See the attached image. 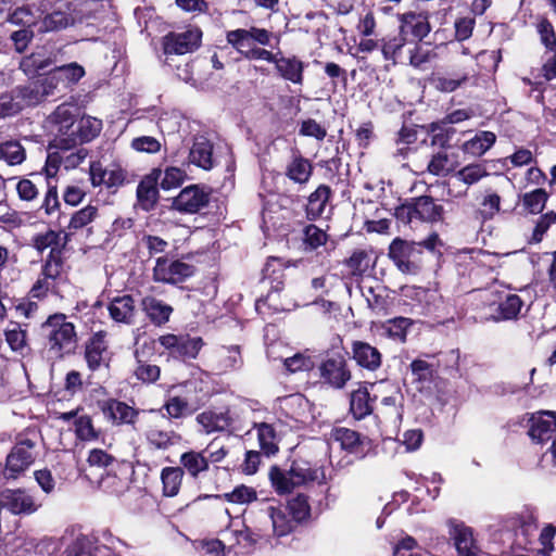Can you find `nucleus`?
I'll list each match as a JSON object with an SVG mask.
<instances>
[{"mask_svg":"<svg viewBox=\"0 0 556 556\" xmlns=\"http://www.w3.org/2000/svg\"><path fill=\"white\" fill-rule=\"evenodd\" d=\"M39 456V437L36 431L27 430L18 433L14 445L5 457L2 477L5 480H17L35 464Z\"/></svg>","mask_w":556,"mask_h":556,"instance_id":"nucleus-1","label":"nucleus"},{"mask_svg":"<svg viewBox=\"0 0 556 556\" xmlns=\"http://www.w3.org/2000/svg\"><path fill=\"white\" fill-rule=\"evenodd\" d=\"M273 34L265 28L250 27L229 30L226 34L227 42L243 58L250 61H265L271 59V52L258 47L269 46Z\"/></svg>","mask_w":556,"mask_h":556,"instance_id":"nucleus-2","label":"nucleus"},{"mask_svg":"<svg viewBox=\"0 0 556 556\" xmlns=\"http://www.w3.org/2000/svg\"><path fill=\"white\" fill-rule=\"evenodd\" d=\"M75 108L71 104L63 103L59 105L47 118L46 128L53 137L50 141V149H66L75 147L73 139L77 119Z\"/></svg>","mask_w":556,"mask_h":556,"instance_id":"nucleus-3","label":"nucleus"},{"mask_svg":"<svg viewBox=\"0 0 556 556\" xmlns=\"http://www.w3.org/2000/svg\"><path fill=\"white\" fill-rule=\"evenodd\" d=\"M51 351L58 355L70 353L77 341L75 327L64 314L51 315L41 326Z\"/></svg>","mask_w":556,"mask_h":556,"instance_id":"nucleus-4","label":"nucleus"},{"mask_svg":"<svg viewBox=\"0 0 556 556\" xmlns=\"http://www.w3.org/2000/svg\"><path fill=\"white\" fill-rule=\"evenodd\" d=\"M41 504L24 489H5L0 493V509H8L13 515H31Z\"/></svg>","mask_w":556,"mask_h":556,"instance_id":"nucleus-5","label":"nucleus"},{"mask_svg":"<svg viewBox=\"0 0 556 556\" xmlns=\"http://www.w3.org/2000/svg\"><path fill=\"white\" fill-rule=\"evenodd\" d=\"M208 202L210 192L204 187L190 185L173 198L172 208L180 213L195 214L207 206Z\"/></svg>","mask_w":556,"mask_h":556,"instance_id":"nucleus-6","label":"nucleus"},{"mask_svg":"<svg viewBox=\"0 0 556 556\" xmlns=\"http://www.w3.org/2000/svg\"><path fill=\"white\" fill-rule=\"evenodd\" d=\"M420 250L416 242H408L395 238L389 247V257L393 261L397 269L404 274H417L419 266L415 260Z\"/></svg>","mask_w":556,"mask_h":556,"instance_id":"nucleus-7","label":"nucleus"},{"mask_svg":"<svg viewBox=\"0 0 556 556\" xmlns=\"http://www.w3.org/2000/svg\"><path fill=\"white\" fill-rule=\"evenodd\" d=\"M193 273L194 267L188 263L159 257L153 269V278L160 282L178 283L192 276Z\"/></svg>","mask_w":556,"mask_h":556,"instance_id":"nucleus-8","label":"nucleus"},{"mask_svg":"<svg viewBox=\"0 0 556 556\" xmlns=\"http://www.w3.org/2000/svg\"><path fill=\"white\" fill-rule=\"evenodd\" d=\"M160 344L175 357L195 358L203 345L201 338L188 334H164L159 338Z\"/></svg>","mask_w":556,"mask_h":556,"instance_id":"nucleus-9","label":"nucleus"},{"mask_svg":"<svg viewBox=\"0 0 556 556\" xmlns=\"http://www.w3.org/2000/svg\"><path fill=\"white\" fill-rule=\"evenodd\" d=\"M202 33L199 28H190L184 33H170L163 39L166 55L186 54L194 51L201 42Z\"/></svg>","mask_w":556,"mask_h":556,"instance_id":"nucleus-10","label":"nucleus"},{"mask_svg":"<svg viewBox=\"0 0 556 556\" xmlns=\"http://www.w3.org/2000/svg\"><path fill=\"white\" fill-rule=\"evenodd\" d=\"M321 380L334 388L342 389L351 379V371L348 368L346 361L341 355L328 357L318 367Z\"/></svg>","mask_w":556,"mask_h":556,"instance_id":"nucleus-11","label":"nucleus"},{"mask_svg":"<svg viewBox=\"0 0 556 556\" xmlns=\"http://www.w3.org/2000/svg\"><path fill=\"white\" fill-rule=\"evenodd\" d=\"M81 11L77 10V5L73 3H64L51 13L47 14L40 25L42 31H58L74 25L77 21H81Z\"/></svg>","mask_w":556,"mask_h":556,"instance_id":"nucleus-12","label":"nucleus"},{"mask_svg":"<svg viewBox=\"0 0 556 556\" xmlns=\"http://www.w3.org/2000/svg\"><path fill=\"white\" fill-rule=\"evenodd\" d=\"M100 407L104 417L114 426H132L138 419V409L116 399L103 401Z\"/></svg>","mask_w":556,"mask_h":556,"instance_id":"nucleus-13","label":"nucleus"},{"mask_svg":"<svg viewBox=\"0 0 556 556\" xmlns=\"http://www.w3.org/2000/svg\"><path fill=\"white\" fill-rule=\"evenodd\" d=\"M266 62L275 64V68L279 76L294 85H302L304 77L303 72L305 64L296 56H285L280 52L273 53L271 59Z\"/></svg>","mask_w":556,"mask_h":556,"instance_id":"nucleus-14","label":"nucleus"},{"mask_svg":"<svg viewBox=\"0 0 556 556\" xmlns=\"http://www.w3.org/2000/svg\"><path fill=\"white\" fill-rule=\"evenodd\" d=\"M529 435L539 443L552 440L556 433V416L554 412L544 410L530 417Z\"/></svg>","mask_w":556,"mask_h":556,"instance_id":"nucleus-15","label":"nucleus"},{"mask_svg":"<svg viewBox=\"0 0 556 556\" xmlns=\"http://www.w3.org/2000/svg\"><path fill=\"white\" fill-rule=\"evenodd\" d=\"M161 176V169H153L151 174L139 182L137 187V201L143 211L149 212L154 208L159 199L157 181Z\"/></svg>","mask_w":556,"mask_h":556,"instance_id":"nucleus-16","label":"nucleus"},{"mask_svg":"<svg viewBox=\"0 0 556 556\" xmlns=\"http://www.w3.org/2000/svg\"><path fill=\"white\" fill-rule=\"evenodd\" d=\"M195 420L201 427V431L204 432L205 434L226 431L232 424V417L230 416L228 409H207L200 413L197 416Z\"/></svg>","mask_w":556,"mask_h":556,"instance_id":"nucleus-17","label":"nucleus"},{"mask_svg":"<svg viewBox=\"0 0 556 556\" xmlns=\"http://www.w3.org/2000/svg\"><path fill=\"white\" fill-rule=\"evenodd\" d=\"M450 534L459 556H480L470 528L463 523H453Z\"/></svg>","mask_w":556,"mask_h":556,"instance_id":"nucleus-18","label":"nucleus"},{"mask_svg":"<svg viewBox=\"0 0 556 556\" xmlns=\"http://www.w3.org/2000/svg\"><path fill=\"white\" fill-rule=\"evenodd\" d=\"M352 355L358 366L370 371H375L381 365V353L367 342L354 341Z\"/></svg>","mask_w":556,"mask_h":556,"instance_id":"nucleus-19","label":"nucleus"},{"mask_svg":"<svg viewBox=\"0 0 556 556\" xmlns=\"http://www.w3.org/2000/svg\"><path fill=\"white\" fill-rule=\"evenodd\" d=\"M264 517L270 521L273 535L277 538L291 533L296 523L293 518H289L287 508L281 506H268L264 510Z\"/></svg>","mask_w":556,"mask_h":556,"instance_id":"nucleus-20","label":"nucleus"},{"mask_svg":"<svg viewBox=\"0 0 556 556\" xmlns=\"http://www.w3.org/2000/svg\"><path fill=\"white\" fill-rule=\"evenodd\" d=\"M189 162L208 170L213 167V146L205 137H197L189 152Z\"/></svg>","mask_w":556,"mask_h":556,"instance_id":"nucleus-21","label":"nucleus"},{"mask_svg":"<svg viewBox=\"0 0 556 556\" xmlns=\"http://www.w3.org/2000/svg\"><path fill=\"white\" fill-rule=\"evenodd\" d=\"M108 344L103 331L96 332L86 346L85 357L88 367L97 370L105 361Z\"/></svg>","mask_w":556,"mask_h":556,"instance_id":"nucleus-22","label":"nucleus"},{"mask_svg":"<svg viewBox=\"0 0 556 556\" xmlns=\"http://www.w3.org/2000/svg\"><path fill=\"white\" fill-rule=\"evenodd\" d=\"M180 387L172 386L167 390L163 409L168 418H182L190 413V404L187 397L182 396L178 391Z\"/></svg>","mask_w":556,"mask_h":556,"instance_id":"nucleus-23","label":"nucleus"},{"mask_svg":"<svg viewBox=\"0 0 556 556\" xmlns=\"http://www.w3.org/2000/svg\"><path fill=\"white\" fill-rule=\"evenodd\" d=\"M109 312L115 321L131 324L136 313L135 301L130 295L117 296L111 301Z\"/></svg>","mask_w":556,"mask_h":556,"instance_id":"nucleus-24","label":"nucleus"},{"mask_svg":"<svg viewBox=\"0 0 556 556\" xmlns=\"http://www.w3.org/2000/svg\"><path fill=\"white\" fill-rule=\"evenodd\" d=\"M410 214L425 222H437L442 217L443 207L431 197L422 195L415 200Z\"/></svg>","mask_w":556,"mask_h":556,"instance_id":"nucleus-25","label":"nucleus"},{"mask_svg":"<svg viewBox=\"0 0 556 556\" xmlns=\"http://www.w3.org/2000/svg\"><path fill=\"white\" fill-rule=\"evenodd\" d=\"M141 305L149 319L157 326L166 324L173 313V307L170 305H167L153 296L143 298Z\"/></svg>","mask_w":556,"mask_h":556,"instance_id":"nucleus-26","label":"nucleus"},{"mask_svg":"<svg viewBox=\"0 0 556 556\" xmlns=\"http://www.w3.org/2000/svg\"><path fill=\"white\" fill-rule=\"evenodd\" d=\"M74 129L75 134L73 139H75V147L81 146L85 142L91 141L100 134L102 122L91 116H83L77 119Z\"/></svg>","mask_w":556,"mask_h":556,"instance_id":"nucleus-27","label":"nucleus"},{"mask_svg":"<svg viewBox=\"0 0 556 556\" xmlns=\"http://www.w3.org/2000/svg\"><path fill=\"white\" fill-rule=\"evenodd\" d=\"M401 33H410L414 37L422 39L430 33V25L426 16L413 12L400 16Z\"/></svg>","mask_w":556,"mask_h":556,"instance_id":"nucleus-28","label":"nucleus"},{"mask_svg":"<svg viewBox=\"0 0 556 556\" xmlns=\"http://www.w3.org/2000/svg\"><path fill=\"white\" fill-rule=\"evenodd\" d=\"M217 369L229 371L242 365L241 351L239 345L219 346L214 352Z\"/></svg>","mask_w":556,"mask_h":556,"instance_id":"nucleus-29","label":"nucleus"},{"mask_svg":"<svg viewBox=\"0 0 556 556\" xmlns=\"http://www.w3.org/2000/svg\"><path fill=\"white\" fill-rule=\"evenodd\" d=\"M372 401L367 387L362 386L351 393L350 412L355 419H363L372 412Z\"/></svg>","mask_w":556,"mask_h":556,"instance_id":"nucleus-30","label":"nucleus"},{"mask_svg":"<svg viewBox=\"0 0 556 556\" xmlns=\"http://www.w3.org/2000/svg\"><path fill=\"white\" fill-rule=\"evenodd\" d=\"M206 451L195 452L188 451L180 455V468L186 470L192 478H198L202 472L208 470V458Z\"/></svg>","mask_w":556,"mask_h":556,"instance_id":"nucleus-31","label":"nucleus"},{"mask_svg":"<svg viewBox=\"0 0 556 556\" xmlns=\"http://www.w3.org/2000/svg\"><path fill=\"white\" fill-rule=\"evenodd\" d=\"M98 216V207L93 205H87L76 212H74L70 218L66 227L67 231H64V243L70 240V236L85 228L91 224Z\"/></svg>","mask_w":556,"mask_h":556,"instance_id":"nucleus-32","label":"nucleus"},{"mask_svg":"<svg viewBox=\"0 0 556 556\" xmlns=\"http://www.w3.org/2000/svg\"><path fill=\"white\" fill-rule=\"evenodd\" d=\"M20 110L26 106H34L40 103L48 94L43 85L33 84L13 90Z\"/></svg>","mask_w":556,"mask_h":556,"instance_id":"nucleus-33","label":"nucleus"},{"mask_svg":"<svg viewBox=\"0 0 556 556\" xmlns=\"http://www.w3.org/2000/svg\"><path fill=\"white\" fill-rule=\"evenodd\" d=\"M296 486L305 485L318 479L319 469L305 459H295L289 469Z\"/></svg>","mask_w":556,"mask_h":556,"instance_id":"nucleus-34","label":"nucleus"},{"mask_svg":"<svg viewBox=\"0 0 556 556\" xmlns=\"http://www.w3.org/2000/svg\"><path fill=\"white\" fill-rule=\"evenodd\" d=\"M185 471L180 467H164L161 471L162 493L174 497L179 493Z\"/></svg>","mask_w":556,"mask_h":556,"instance_id":"nucleus-35","label":"nucleus"},{"mask_svg":"<svg viewBox=\"0 0 556 556\" xmlns=\"http://www.w3.org/2000/svg\"><path fill=\"white\" fill-rule=\"evenodd\" d=\"M496 136L492 131H480L463 144V150L472 155H483L494 143Z\"/></svg>","mask_w":556,"mask_h":556,"instance_id":"nucleus-36","label":"nucleus"},{"mask_svg":"<svg viewBox=\"0 0 556 556\" xmlns=\"http://www.w3.org/2000/svg\"><path fill=\"white\" fill-rule=\"evenodd\" d=\"M413 325V320L406 317H395L380 325L382 334L389 339L405 342L407 330Z\"/></svg>","mask_w":556,"mask_h":556,"instance_id":"nucleus-37","label":"nucleus"},{"mask_svg":"<svg viewBox=\"0 0 556 556\" xmlns=\"http://www.w3.org/2000/svg\"><path fill=\"white\" fill-rule=\"evenodd\" d=\"M457 166L455 157H453L446 150H440L431 156L428 163V172L434 176H445L454 170Z\"/></svg>","mask_w":556,"mask_h":556,"instance_id":"nucleus-38","label":"nucleus"},{"mask_svg":"<svg viewBox=\"0 0 556 556\" xmlns=\"http://www.w3.org/2000/svg\"><path fill=\"white\" fill-rule=\"evenodd\" d=\"M468 74H435L431 78V85L439 91L453 92L468 81Z\"/></svg>","mask_w":556,"mask_h":556,"instance_id":"nucleus-39","label":"nucleus"},{"mask_svg":"<svg viewBox=\"0 0 556 556\" xmlns=\"http://www.w3.org/2000/svg\"><path fill=\"white\" fill-rule=\"evenodd\" d=\"M523 302L517 294H507L497 306V316L494 317L498 320H514L520 315Z\"/></svg>","mask_w":556,"mask_h":556,"instance_id":"nucleus-40","label":"nucleus"},{"mask_svg":"<svg viewBox=\"0 0 556 556\" xmlns=\"http://www.w3.org/2000/svg\"><path fill=\"white\" fill-rule=\"evenodd\" d=\"M331 189L326 185H320L308 198L306 206L307 216L309 218L319 217L326 207L330 198Z\"/></svg>","mask_w":556,"mask_h":556,"instance_id":"nucleus-41","label":"nucleus"},{"mask_svg":"<svg viewBox=\"0 0 556 556\" xmlns=\"http://www.w3.org/2000/svg\"><path fill=\"white\" fill-rule=\"evenodd\" d=\"M257 439L261 450L266 455H273L278 451L277 435L274 427L270 424L261 422L256 424Z\"/></svg>","mask_w":556,"mask_h":556,"instance_id":"nucleus-42","label":"nucleus"},{"mask_svg":"<svg viewBox=\"0 0 556 556\" xmlns=\"http://www.w3.org/2000/svg\"><path fill=\"white\" fill-rule=\"evenodd\" d=\"M312 172L313 167L308 160L295 156L287 166L286 175L294 182L305 184L308 181Z\"/></svg>","mask_w":556,"mask_h":556,"instance_id":"nucleus-43","label":"nucleus"},{"mask_svg":"<svg viewBox=\"0 0 556 556\" xmlns=\"http://www.w3.org/2000/svg\"><path fill=\"white\" fill-rule=\"evenodd\" d=\"M26 159L24 147L16 140H9L0 143V160L14 166L22 164Z\"/></svg>","mask_w":556,"mask_h":556,"instance_id":"nucleus-44","label":"nucleus"},{"mask_svg":"<svg viewBox=\"0 0 556 556\" xmlns=\"http://www.w3.org/2000/svg\"><path fill=\"white\" fill-rule=\"evenodd\" d=\"M268 477L271 483V486L278 494L290 493L294 488H296L293 478L289 470H282L278 466H273L268 472Z\"/></svg>","mask_w":556,"mask_h":556,"instance_id":"nucleus-45","label":"nucleus"},{"mask_svg":"<svg viewBox=\"0 0 556 556\" xmlns=\"http://www.w3.org/2000/svg\"><path fill=\"white\" fill-rule=\"evenodd\" d=\"M136 358V367L134 369L135 377L143 383H153L160 378L161 369L159 366L146 363L141 359L140 352L137 349L134 353Z\"/></svg>","mask_w":556,"mask_h":556,"instance_id":"nucleus-46","label":"nucleus"},{"mask_svg":"<svg viewBox=\"0 0 556 556\" xmlns=\"http://www.w3.org/2000/svg\"><path fill=\"white\" fill-rule=\"evenodd\" d=\"M146 437L149 444L157 450H167L179 440V435L174 431H166L157 428L149 429Z\"/></svg>","mask_w":556,"mask_h":556,"instance_id":"nucleus-47","label":"nucleus"},{"mask_svg":"<svg viewBox=\"0 0 556 556\" xmlns=\"http://www.w3.org/2000/svg\"><path fill=\"white\" fill-rule=\"evenodd\" d=\"M85 76V68L76 62H72L54 68L52 79L62 80L67 85L76 84Z\"/></svg>","mask_w":556,"mask_h":556,"instance_id":"nucleus-48","label":"nucleus"},{"mask_svg":"<svg viewBox=\"0 0 556 556\" xmlns=\"http://www.w3.org/2000/svg\"><path fill=\"white\" fill-rule=\"evenodd\" d=\"M547 199V192L542 188H538L522 195V204L530 213L539 214L545 207Z\"/></svg>","mask_w":556,"mask_h":556,"instance_id":"nucleus-49","label":"nucleus"},{"mask_svg":"<svg viewBox=\"0 0 556 556\" xmlns=\"http://www.w3.org/2000/svg\"><path fill=\"white\" fill-rule=\"evenodd\" d=\"M489 175L486 168L481 164H469L456 173V178L462 182L471 186Z\"/></svg>","mask_w":556,"mask_h":556,"instance_id":"nucleus-50","label":"nucleus"},{"mask_svg":"<svg viewBox=\"0 0 556 556\" xmlns=\"http://www.w3.org/2000/svg\"><path fill=\"white\" fill-rule=\"evenodd\" d=\"M5 341L14 352H21L26 345V331L17 323H10L4 331Z\"/></svg>","mask_w":556,"mask_h":556,"instance_id":"nucleus-51","label":"nucleus"},{"mask_svg":"<svg viewBox=\"0 0 556 556\" xmlns=\"http://www.w3.org/2000/svg\"><path fill=\"white\" fill-rule=\"evenodd\" d=\"M287 510L292 515L293 520L298 523L309 517L311 506L305 495L299 494L289 501Z\"/></svg>","mask_w":556,"mask_h":556,"instance_id":"nucleus-52","label":"nucleus"},{"mask_svg":"<svg viewBox=\"0 0 556 556\" xmlns=\"http://www.w3.org/2000/svg\"><path fill=\"white\" fill-rule=\"evenodd\" d=\"M58 150L61 153L65 169L76 168L88 155L87 149L81 146Z\"/></svg>","mask_w":556,"mask_h":556,"instance_id":"nucleus-53","label":"nucleus"},{"mask_svg":"<svg viewBox=\"0 0 556 556\" xmlns=\"http://www.w3.org/2000/svg\"><path fill=\"white\" fill-rule=\"evenodd\" d=\"M62 233L64 235V231L56 232L54 230H48L45 233L37 235L34 238L35 249L42 252L46 249L51 248L53 255H56V247H59V240Z\"/></svg>","mask_w":556,"mask_h":556,"instance_id":"nucleus-54","label":"nucleus"},{"mask_svg":"<svg viewBox=\"0 0 556 556\" xmlns=\"http://www.w3.org/2000/svg\"><path fill=\"white\" fill-rule=\"evenodd\" d=\"M75 433L83 441H93L98 439L99 433L93 428L92 420L88 415L79 416L75 419Z\"/></svg>","mask_w":556,"mask_h":556,"instance_id":"nucleus-55","label":"nucleus"},{"mask_svg":"<svg viewBox=\"0 0 556 556\" xmlns=\"http://www.w3.org/2000/svg\"><path fill=\"white\" fill-rule=\"evenodd\" d=\"M393 556H429L419 549L417 541L413 536L402 538L393 548Z\"/></svg>","mask_w":556,"mask_h":556,"instance_id":"nucleus-56","label":"nucleus"},{"mask_svg":"<svg viewBox=\"0 0 556 556\" xmlns=\"http://www.w3.org/2000/svg\"><path fill=\"white\" fill-rule=\"evenodd\" d=\"M185 170L178 167H167L161 179L160 186L164 190H170L179 187L186 179Z\"/></svg>","mask_w":556,"mask_h":556,"instance_id":"nucleus-57","label":"nucleus"},{"mask_svg":"<svg viewBox=\"0 0 556 556\" xmlns=\"http://www.w3.org/2000/svg\"><path fill=\"white\" fill-rule=\"evenodd\" d=\"M331 439L339 442L343 448H353L359 442L356 431L348 428H337L331 431Z\"/></svg>","mask_w":556,"mask_h":556,"instance_id":"nucleus-58","label":"nucleus"},{"mask_svg":"<svg viewBox=\"0 0 556 556\" xmlns=\"http://www.w3.org/2000/svg\"><path fill=\"white\" fill-rule=\"evenodd\" d=\"M328 240L327 233L315 225H308L304 229V242L312 250L324 245Z\"/></svg>","mask_w":556,"mask_h":556,"instance_id":"nucleus-59","label":"nucleus"},{"mask_svg":"<svg viewBox=\"0 0 556 556\" xmlns=\"http://www.w3.org/2000/svg\"><path fill=\"white\" fill-rule=\"evenodd\" d=\"M283 366L287 371L294 374L302 370H308L313 367V362L309 356L302 353H296L293 356L283 359Z\"/></svg>","mask_w":556,"mask_h":556,"instance_id":"nucleus-60","label":"nucleus"},{"mask_svg":"<svg viewBox=\"0 0 556 556\" xmlns=\"http://www.w3.org/2000/svg\"><path fill=\"white\" fill-rule=\"evenodd\" d=\"M130 147L137 152L157 153L161 150V142L152 136L136 137L131 140Z\"/></svg>","mask_w":556,"mask_h":556,"instance_id":"nucleus-61","label":"nucleus"},{"mask_svg":"<svg viewBox=\"0 0 556 556\" xmlns=\"http://www.w3.org/2000/svg\"><path fill=\"white\" fill-rule=\"evenodd\" d=\"M224 496L228 502L247 504L256 500V492L252 488L242 484L235 488L231 492L226 493Z\"/></svg>","mask_w":556,"mask_h":556,"instance_id":"nucleus-62","label":"nucleus"},{"mask_svg":"<svg viewBox=\"0 0 556 556\" xmlns=\"http://www.w3.org/2000/svg\"><path fill=\"white\" fill-rule=\"evenodd\" d=\"M536 30L540 35L541 42L546 47V49L556 48V35L554 31V27L552 23L542 17L536 24Z\"/></svg>","mask_w":556,"mask_h":556,"instance_id":"nucleus-63","label":"nucleus"},{"mask_svg":"<svg viewBox=\"0 0 556 556\" xmlns=\"http://www.w3.org/2000/svg\"><path fill=\"white\" fill-rule=\"evenodd\" d=\"M556 223V213L551 211L542 215L533 229L531 242L539 243L542 241L544 233Z\"/></svg>","mask_w":556,"mask_h":556,"instance_id":"nucleus-64","label":"nucleus"}]
</instances>
